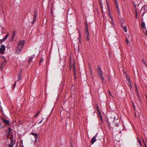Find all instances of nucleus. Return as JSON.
<instances>
[{
	"mask_svg": "<svg viewBox=\"0 0 147 147\" xmlns=\"http://www.w3.org/2000/svg\"><path fill=\"white\" fill-rule=\"evenodd\" d=\"M25 43L24 40H21L19 41L18 43V47L16 48L15 53L18 54H19L22 51Z\"/></svg>",
	"mask_w": 147,
	"mask_h": 147,
	"instance_id": "f257e3e1",
	"label": "nucleus"
},
{
	"mask_svg": "<svg viewBox=\"0 0 147 147\" xmlns=\"http://www.w3.org/2000/svg\"><path fill=\"white\" fill-rule=\"evenodd\" d=\"M5 47L3 45H1L0 48V53L1 54H3L5 50Z\"/></svg>",
	"mask_w": 147,
	"mask_h": 147,
	"instance_id": "f03ea898",
	"label": "nucleus"
},
{
	"mask_svg": "<svg viewBox=\"0 0 147 147\" xmlns=\"http://www.w3.org/2000/svg\"><path fill=\"white\" fill-rule=\"evenodd\" d=\"M31 134L35 138V141L36 142L38 139V136L37 133H34L33 132H32L31 133Z\"/></svg>",
	"mask_w": 147,
	"mask_h": 147,
	"instance_id": "7ed1b4c3",
	"label": "nucleus"
},
{
	"mask_svg": "<svg viewBox=\"0 0 147 147\" xmlns=\"http://www.w3.org/2000/svg\"><path fill=\"white\" fill-rule=\"evenodd\" d=\"M97 72L98 76L100 78H101V79L102 80L103 82H104V78L103 77V75L102 73V71H97Z\"/></svg>",
	"mask_w": 147,
	"mask_h": 147,
	"instance_id": "20e7f679",
	"label": "nucleus"
},
{
	"mask_svg": "<svg viewBox=\"0 0 147 147\" xmlns=\"http://www.w3.org/2000/svg\"><path fill=\"white\" fill-rule=\"evenodd\" d=\"M34 13L33 15V20L32 22V24H34L36 20V18L37 16V12L36 11V10H35L34 11Z\"/></svg>",
	"mask_w": 147,
	"mask_h": 147,
	"instance_id": "39448f33",
	"label": "nucleus"
},
{
	"mask_svg": "<svg viewBox=\"0 0 147 147\" xmlns=\"http://www.w3.org/2000/svg\"><path fill=\"white\" fill-rule=\"evenodd\" d=\"M85 25L86 26V27L84 29L85 34L86 35H89V33L88 32V24L86 23Z\"/></svg>",
	"mask_w": 147,
	"mask_h": 147,
	"instance_id": "423d86ee",
	"label": "nucleus"
},
{
	"mask_svg": "<svg viewBox=\"0 0 147 147\" xmlns=\"http://www.w3.org/2000/svg\"><path fill=\"white\" fill-rule=\"evenodd\" d=\"M98 135L97 134H96V135L91 140V143L92 144L96 141V138L97 137Z\"/></svg>",
	"mask_w": 147,
	"mask_h": 147,
	"instance_id": "0eeeda50",
	"label": "nucleus"
},
{
	"mask_svg": "<svg viewBox=\"0 0 147 147\" xmlns=\"http://www.w3.org/2000/svg\"><path fill=\"white\" fill-rule=\"evenodd\" d=\"M115 7H116V10L117 11L119 15H120L119 9V7L118 5H115Z\"/></svg>",
	"mask_w": 147,
	"mask_h": 147,
	"instance_id": "6e6552de",
	"label": "nucleus"
},
{
	"mask_svg": "<svg viewBox=\"0 0 147 147\" xmlns=\"http://www.w3.org/2000/svg\"><path fill=\"white\" fill-rule=\"evenodd\" d=\"M2 120L4 123L6 125H8L10 124L9 121L3 119Z\"/></svg>",
	"mask_w": 147,
	"mask_h": 147,
	"instance_id": "1a4fd4ad",
	"label": "nucleus"
},
{
	"mask_svg": "<svg viewBox=\"0 0 147 147\" xmlns=\"http://www.w3.org/2000/svg\"><path fill=\"white\" fill-rule=\"evenodd\" d=\"M7 63V61L6 60H5V59L4 60L3 62L1 64V66L2 67H4L5 65Z\"/></svg>",
	"mask_w": 147,
	"mask_h": 147,
	"instance_id": "9d476101",
	"label": "nucleus"
},
{
	"mask_svg": "<svg viewBox=\"0 0 147 147\" xmlns=\"http://www.w3.org/2000/svg\"><path fill=\"white\" fill-rule=\"evenodd\" d=\"M21 79V75L20 73H19L18 74V78L17 80V81H19Z\"/></svg>",
	"mask_w": 147,
	"mask_h": 147,
	"instance_id": "9b49d317",
	"label": "nucleus"
},
{
	"mask_svg": "<svg viewBox=\"0 0 147 147\" xmlns=\"http://www.w3.org/2000/svg\"><path fill=\"white\" fill-rule=\"evenodd\" d=\"M15 30H13L12 33V35L11 37V39L13 40L14 38L15 35Z\"/></svg>",
	"mask_w": 147,
	"mask_h": 147,
	"instance_id": "f8f14e48",
	"label": "nucleus"
},
{
	"mask_svg": "<svg viewBox=\"0 0 147 147\" xmlns=\"http://www.w3.org/2000/svg\"><path fill=\"white\" fill-rule=\"evenodd\" d=\"M98 116H99L100 117V118L101 121H102V117L101 116V113L100 110L98 111Z\"/></svg>",
	"mask_w": 147,
	"mask_h": 147,
	"instance_id": "ddd939ff",
	"label": "nucleus"
},
{
	"mask_svg": "<svg viewBox=\"0 0 147 147\" xmlns=\"http://www.w3.org/2000/svg\"><path fill=\"white\" fill-rule=\"evenodd\" d=\"M9 33L7 34L6 36H5V37L3 38V40H5L9 36Z\"/></svg>",
	"mask_w": 147,
	"mask_h": 147,
	"instance_id": "4468645a",
	"label": "nucleus"
},
{
	"mask_svg": "<svg viewBox=\"0 0 147 147\" xmlns=\"http://www.w3.org/2000/svg\"><path fill=\"white\" fill-rule=\"evenodd\" d=\"M128 85H129L131 88H132V86L130 80H129V81L128 82Z\"/></svg>",
	"mask_w": 147,
	"mask_h": 147,
	"instance_id": "2eb2a0df",
	"label": "nucleus"
},
{
	"mask_svg": "<svg viewBox=\"0 0 147 147\" xmlns=\"http://www.w3.org/2000/svg\"><path fill=\"white\" fill-rule=\"evenodd\" d=\"M122 29L124 30V31L125 32H127V29L126 28V26H124Z\"/></svg>",
	"mask_w": 147,
	"mask_h": 147,
	"instance_id": "dca6fc26",
	"label": "nucleus"
},
{
	"mask_svg": "<svg viewBox=\"0 0 147 147\" xmlns=\"http://www.w3.org/2000/svg\"><path fill=\"white\" fill-rule=\"evenodd\" d=\"M11 143H13L14 142L15 143V141H13V137H12L11 138Z\"/></svg>",
	"mask_w": 147,
	"mask_h": 147,
	"instance_id": "f3484780",
	"label": "nucleus"
},
{
	"mask_svg": "<svg viewBox=\"0 0 147 147\" xmlns=\"http://www.w3.org/2000/svg\"><path fill=\"white\" fill-rule=\"evenodd\" d=\"M142 27V28H144L145 26V24L144 22H142L141 23Z\"/></svg>",
	"mask_w": 147,
	"mask_h": 147,
	"instance_id": "a211bd4d",
	"label": "nucleus"
},
{
	"mask_svg": "<svg viewBox=\"0 0 147 147\" xmlns=\"http://www.w3.org/2000/svg\"><path fill=\"white\" fill-rule=\"evenodd\" d=\"M110 22L112 24V26L114 27V23L113 18H112V19H111V21Z\"/></svg>",
	"mask_w": 147,
	"mask_h": 147,
	"instance_id": "6ab92c4d",
	"label": "nucleus"
},
{
	"mask_svg": "<svg viewBox=\"0 0 147 147\" xmlns=\"http://www.w3.org/2000/svg\"><path fill=\"white\" fill-rule=\"evenodd\" d=\"M97 68H98V70H97V71H102L101 70V69L100 67V66L99 65H98V67H97Z\"/></svg>",
	"mask_w": 147,
	"mask_h": 147,
	"instance_id": "aec40b11",
	"label": "nucleus"
},
{
	"mask_svg": "<svg viewBox=\"0 0 147 147\" xmlns=\"http://www.w3.org/2000/svg\"><path fill=\"white\" fill-rule=\"evenodd\" d=\"M137 140H138V142L140 144V145L141 146V145H142L140 139L139 138H138L137 139Z\"/></svg>",
	"mask_w": 147,
	"mask_h": 147,
	"instance_id": "412c9836",
	"label": "nucleus"
},
{
	"mask_svg": "<svg viewBox=\"0 0 147 147\" xmlns=\"http://www.w3.org/2000/svg\"><path fill=\"white\" fill-rule=\"evenodd\" d=\"M73 70L74 71V74H75V72H76V71H75V69H76V68H75V65L74 64L73 65Z\"/></svg>",
	"mask_w": 147,
	"mask_h": 147,
	"instance_id": "4be33fe9",
	"label": "nucleus"
},
{
	"mask_svg": "<svg viewBox=\"0 0 147 147\" xmlns=\"http://www.w3.org/2000/svg\"><path fill=\"white\" fill-rule=\"evenodd\" d=\"M32 59H33L32 57H30V58L29 59L28 61V63H30V62H31V61L32 60Z\"/></svg>",
	"mask_w": 147,
	"mask_h": 147,
	"instance_id": "5701e85b",
	"label": "nucleus"
},
{
	"mask_svg": "<svg viewBox=\"0 0 147 147\" xmlns=\"http://www.w3.org/2000/svg\"><path fill=\"white\" fill-rule=\"evenodd\" d=\"M89 69H90V71H89L90 73V75H91L92 74V70L91 69L90 67Z\"/></svg>",
	"mask_w": 147,
	"mask_h": 147,
	"instance_id": "b1692460",
	"label": "nucleus"
},
{
	"mask_svg": "<svg viewBox=\"0 0 147 147\" xmlns=\"http://www.w3.org/2000/svg\"><path fill=\"white\" fill-rule=\"evenodd\" d=\"M114 4L115 5H118L117 2V0H114Z\"/></svg>",
	"mask_w": 147,
	"mask_h": 147,
	"instance_id": "393cba45",
	"label": "nucleus"
},
{
	"mask_svg": "<svg viewBox=\"0 0 147 147\" xmlns=\"http://www.w3.org/2000/svg\"><path fill=\"white\" fill-rule=\"evenodd\" d=\"M11 129H11V127H9L8 128V131L9 133L10 132Z\"/></svg>",
	"mask_w": 147,
	"mask_h": 147,
	"instance_id": "a878e982",
	"label": "nucleus"
},
{
	"mask_svg": "<svg viewBox=\"0 0 147 147\" xmlns=\"http://www.w3.org/2000/svg\"><path fill=\"white\" fill-rule=\"evenodd\" d=\"M108 93L109 94V95H110V96H111L112 97H113V96L112 95V94L111 92L109 90H108Z\"/></svg>",
	"mask_w": 147,
	"mask_h": 147,
	"instance_id": "bb28decb",
	"label": "nucleus"
},
{
	"mask_svg": "<svg viewBox=\"0 0 147 147\" xmlns=\"http://www.w3.org/2000/svg\"><path fill=\"white\" fill-rule=\"evenodd\" d=\"M86 40H87L88 41L89 40V35H87Z\"/></svg>",
	"mask_w": 147,
	"mask_h": 147,
	"instance_id": "cd10ccee",
	"label": "nucleus"
},
{
	"mask_svg": "<svg viewBox=\"0 0 147 147\" xmlns=\"http://www.w3.org/2000/svg\"><path fill=\"white\" fill-rule=\"evenodd\" d=\"M43 61V59L42 57L41 58H40L39 61L40 62V63H41Z\"/></svg>",
	"mask_w": 147,
	"mask_h": 147,
	"instance_id": "c85d7f7f",
	"label": "nucleus"
},
{
	"mask_svg": "<svg viewBox=\"0 0 147 147\" xmlns=\"http://www.w3.org/2000/svg\"><path fill=\"white\" fill-rule=\"evenodd\" d=\"M3 41L4 40H3V39H2L0 40V44H1L3 42Z\"/></svg>",
	"mask_w": 147,
	"mask_h": 147,
	"instance_id": "c756f323",
	"label": "nucleus"
},
{
	"mask_svg": "<svg viewBox=\"0 0 147 147\" xmlns=\"http://www.w3.org/2000/svg\"><path fill=\"white\" fill-rule=\"evenodd\" d=\"M126 78L127 80H128V82L129 81V80H130V79L129 78V77L128 76H126Z\"/></svg>",
	"mask_w": 147,
	"mask_h": 147,
	"instance_id": "7c9ffc66",
	"label": "nucleus"
},
{
	"mask_svg": "<svg viewBox=\"0 0 147 147\" xmlns=\"http://www.w3.org/2000/svg\"><path fill=\"white\" fill-rule=\"evenodd\" d=\"M16 82H15L13 86V88H14L16 86Z\"/></svg>",
	"mask_w": 147,
	"mask_h": 147,
	"instance_id": "2f4dec72",
	"label": "nucleus"
},
{
	"mask_svg": "<svg viewBox=\"0 0 147 147\" xmlns=\"http://www.w3.org/2000/svg\"><path fill=\"white\" fill-rule=\"evenodd\" d=\"M100 7L101 8V10L102 11V5L100 3Z\"/></svg>",
	"mask_w": 147,
	"mask_h": 147,
	"instance_id": "473e14b6",
	"label": "nucleus"
},
{
	"mask_svg": "<svg viewBox=\"0 0 147 147\" xmlns=\"http://www.w3.org/2000/svg\"><path fill=\"white\" fill-rule=\"evenodd\" d=\"M1 125V124H0V128H4V127H5V126H2V125Z\"/></svg>",
	"mask_w": 147,
	"mask_h": 147,
	"instance_id": "72a5a7b5",
	"label": "nucleus"
},
{
	"mask_svg": "<svg viewBox=\"0 0 147 147\" xmlns=\"http://www.w3.org/2000/svg\"><path fill=\"white\" fill-rule=\"evenodd\" d=\"M126 42H127V44H128L129 43V40H128V39L127 38L126 39Z\"/></svg>",
	"mask_w": 147,
	"mask_h": 147,
	"instance_id": "f704fd0d",
	"label": "nucleus"
},
{
	"mask_svg": "<svg viewBox=\"0 0 147 147\" xmlns=\"http://www.w3.org/2000/svg\"><path fill=\"white\" fill-rule=\"evenodd\" d=\"M38 113H36V114L34 115V116L36 117L38 116Z\"/></svg>",
	"mask_w": 147,
	"mask_h": 147,
	"instance_id": "c9c22d12",
	"label": "nucleus"
},
{
	"mask_svg": "<svg viewBox=\"0 0 147 147\" xmlns=\"http://www.w3.org/2000/svg\"><path fill=\"white\" fill-rule=\"evenodd\" d=\"M143 143H144V145L145 146V147H146V144L145 143V141H144V140L143 139Z\"/></svg>",
	"mask_w": 147,
	"mask_h": 147,
	"instance_id": "e433bc0d",
	"label": "nucleus"
},
{
	"mask_svg": "<svg viewBox=\"0 0 147 147\" xmlns=\"http://www.w3.org/2000/svg\"><path fill=\"white\" fill-rule=\"evenodd\" d=\"M14 144H15V142H14L13 143H11L10 144V145H11L12 146H13Z\"/></svg>",
	"mask_w": 147,
	"mask_h": 147,
	"instance_id": "4c0bfd02",
	"label": "nucleus"
},
{
	"mask_svg": "<svg viewBox=\"0 0 147 147\" xmlns=\"http://www.w3.org/2000/svg\"><path fill=\"white\" fill-rule=\"evenodd\" d=\"M121 26L122 27V28H123L124 27L123 26V23L121 24Z\"/></svg>",
	"mask_w": 147,
	"mask_h": 147,
	"instance_id": "58836bf2",
	"label": "nucleus"
},
{
	"mask_svg": "<svg viewBox=\"0 0 147 147\" xmlns=\"http://www.w3.org/2000/svg\"><path fill=\"white\" fill-rule=\"evenodd\" d=\"M96 109H97L98 111L99 110V109L98 107V105H97Z\"/></svg>",
	"mask_w": 147,
	"mask_h": 147,
	"instance_id": "ea45409f",
	"label": "nucleus"
},
{
	"mask_svg": "<svg viewBox=\"0 0 147 147\" xmlns=\"http://www.w3.org/2000/svg\"><path fill=\"white\" fill-rule=\"evenodd\" d=\"M110 18H111V19H112V17H111V14H110Z\"/></svg>",
	"mask_w": 147,
	"mask_h": 147,
	"instance_id": "a19ab883",
	"label": "nucleus"
},
{
	"mask_svg": "<svg viewBox=\"0 0 147 147\" xmlns=\"http://www.w3.org/2000/svg\"><path fill=\"white\" fill-rule=\"evenodd\" d=\"M146 34L147 36V30L146 31Z\"/></svg>",
	"mask_w": 147,
	"mask_h": 147,
	"instance_id": "79ce46f5",
	"label": "nucleus"
},
{
	"mask_svg": "<svg viewBox=\"0 0 147 147\" xmlns=\"http://www.w3.org/2000/svg\"><path fill=\"white\" fill-rule=\"evenodd\" d=\"M42 120H41L39 122V123H41L42 122Z\"/></svg>",
	"mask_w": 147,
	"mask_h": 147,
	"instance_id": "37998d69",
	"label": "nucleus"
},
{
	"mask_svg": "<svg viewBox=\"0 0 147 147\" xmlns=\"http://www.w3.org/2000/svg\"><path fill=\"white\" fill-rule=\"evenodd\" d=\"M116 125V126H117H117H119V125H118V124H116V125Z\"/></svg>",
	"mask_w": 147,
	"mask_h": 147,
	"instance_id": "c03bdc74",
	"label": "nucleus"
},
{
	"mask_svg": "<svg viewBox=\"0 0 147 147\" xmlns=\"http://www.w3.org/2000/svg\"><path fill=\"white\" fill-rule=\"evenodd\" d=\"M20 72L21 73L22 72V70L21 69H20Z\"/></svg>",
	"mask_w": 147,
	"mask_h": 147,
	"instance_id": "a18cd8bd",
	"label": "nucleus"
},
{
	"mask_svg": "<svg viewBox=\"0 0 147 147\" xmlns=\"http://www.w3.org/2000/svg\"><path fill=\"white\" fill-rule=\"evenodd\" d=\"M39 113H40L39 111H38L37 113H38V114Z\"/></svg>",
	"mask_w": 147,
	"mask_h": 147,
	"instance_id": "49530a36",
	"label": "nucleus"
},
{
	"mask_svg": "<svg viewBox=\"0 0 147 147\" xmlns=\"http://www.w3.org/2000/svg\"><path fill=\"white\" fill-rule=\"evenodd\" d=\"M79 34L80 36H81V34H80V32H79Z\"/></svg>",
	"mask_w": 147,
	"mask_h": 147,
	"instance_id": "de8ad7c7",
	"label": "nucleus"
},
{
	"mask_svg": "<svg viewBox=\"0 0 147 147\" xmlns=\"http://www.w3.org/2000/svg\"><path fill=\"white\" fill-rule=\"evenodd\" d=\"M138 97H139V94H138Z\"/></svg>",
	"mask_w": 147,
	"mask_h": 147,
	"instance_id": "09e8293b",
	"label": "nucleus"
},
{
	"mask_svg": "<svg viewBox=\"0 0 147 147\" xmlns=\"http://www.w3.org/2000/svg\"><path fill=\"white\" fill-rule=\"evenodd\" d=\"M40 63V62L39 61V64L40 65V63Z\"/></svg>",
	"mask_w": 147,
	"mask_h": 147,
	"instance_id": "8fccbe9b",
	"label": "nucleus"
},
{
	"mask_svg": "<svg viewBox=\"0 0 147 147\" xmlns=\"http://www.w3.org/2000/svg\"><path fill=\"white\" fill-rule=\"evenodd\" d=\"M146 99H147V96H146Z\"/></svg>",
	"mask_w": 147,
	"mask_h": 147,
	"instance_id": "3c124183",
	"label": "nucleus"
},
{
	"mask_svg": "<svg viewBox=\"0 0 147 147\" xmlns=\"http://www.w3.org/2000/svg\"><path fill=\"white\" fill-rule=\"evenodd\" d=\"M70 67H71V65H70Z\"/></svg>",
	"mask_w": 147,
	"mask_h": 147,
	"instance_id": "603ef678",
	"label": "nucleus"
},
{
	"mask_svg": "<svg viewBox=\"0 0 147 147\" xmlns=\"http://www.w3.org/2000/svg\"><path fill=\"white\" fill-rule=\"evenodd\" d=\"M123 0V1H125V0Z\"/></svg>",
	"mask_w": 147,
	"mask_h": 147,
	"instance_id": "864d4df0",
	"label": "nucleus"
},
{
	"mask_svg": "<svg viewBox=\"0 0 147 147\" xmlns=\"http://www.w3.org/2000/svg\"><path fill=\"white\" fill-rule=\"evenodd\" d=\"M71 147H72L71 146Z\"/></svg>",
	"mask_w": 147,
	"mask_h": 147,
	"instance_id": "5fc2aeb1",
	"label": "nucleus"
}]
</instances>
